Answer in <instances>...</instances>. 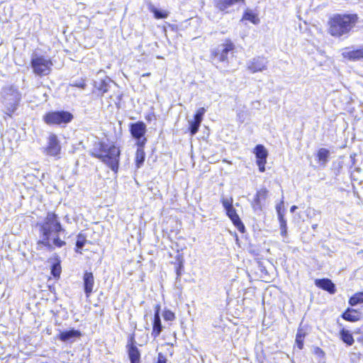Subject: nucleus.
<instances>
[{
  "instance_id": "nucleus-29",
  "label": "nucleus",
  "mask_w": 363,
  "mask_h": 363,
  "mask_svg": "<svg viewBox=\"0 0 363 363\" xmlns=\"http://www.w3.org/2000/svg\"><path fill=\"white\" fill-rule=\"evenodd\" d=\"M305 333L301 329H298L296 336V343L299 349L303 347V339L305 337Z\"/></svg>"
},
{
  "instance_id": "nucleus-35",
  "label": "nucleus",
  "mask_w": 363,
  "mask_h": 363,
  "mask_svg": "<svg viewBox=\"0 0 363 363\" xmlns=\"http://www.w3.org/2000/svg\"><path fill=\"white\" fill-rule=\"evenodd\" d=\"M206 110L205 108H200L197 110L196 114L194 115V121H199L200 123L202 122L203 117L206 113Z\"/></svg>"
},
{
  "instance_id": "nucleus-27",
  "label": "nucleus",
  "mask_w": 363,
  "mask_h": 363,
  "mask_svg": "<svg viewBox=\"0 0 363 363\" xmlns=\"http://www.w3.org/2000/svg\"><path fill=\"white\" fill-rule=\"evenodd\" d=\"M363 303V292L354 294L350 298L349 304L352 306Z\"/></svg>"
},
{
  "instance_id": "nucleus-39",
  "label": "nucleus",
  "mask_w": 363,
  "mask_h": 363,
  "mask_svg": "<svg viewBox=\"0 0 363 363\" xmlns=\"http://www.w3.org/2000/svg\"><path fill=\"white\" fill-rule=\"evenodd\" d=\"M237 117H238V120L239 121L240 123H244V121L245 120V112H244V111L238 112Z\"/></svg>"
},
{
  "instance_id": "nucleus-37",
  "label": "nucleus",
  "mask_w": 363,
  "mask_h": 363,
  "mask_svg": "<svg viewBox=\"0 0 363 363\" xmlns=\"http://www.w3.org/2000/svg\"><path fill=\"white\" fill-rule=\"evenodd\" d=\"M178 262L177 267H176L177 279L180 278L184 270L183 260L178 259Z\"/></svg>"
},
{
  "instance_id": "nucleus-21",
  "label": "nucleus",
  "mask_w": 363,
  "mask_h": 363,
  "mask_svg": "<svg viewBox=\"0 0 363 363\" xmlns=\"http://www.w3.org/2000/svg\"><path fill=\"white\" fill-rule=\"evenodd\" d=\"M342 318L350 322H356L360 319L361 313L355 309L348 308L342 314Z\"/></svg>"
},
{
  "instance_id": "nucleus-11",
  "label": "nucleus",
  "mask_w": 363,
  "mask_h": 363,
  "mask_svg": "<svg viewBox=\"0 0 363 363\" xmlns=\"http://www.w3.org/2000/svg\"><path fill=\"white\" fill-rule=\"evenodd\" d=\"M256 157V163L259 167L260 172L265 171V164L267 163V158L268 156V152L265 147L262 145H257L253 152Z\"/></svg>"
},
{
  "instance_id": "nucleus-15",
  "label": "nucleus",
  "mask_w": 363,
  "mask_h": 363,
  "mask_svg": "<svg viewBox=\"0 0 363 363\" xmlns=\"http://www.w3.org/2000/svg\"><path fill=\"white\" fill-rule=\"evenodd\" d=\"M83 285L85 295L88 298L92 293L94 285V277L92 272H84L83 276Z\"/></svg>"
},
{
  "instance_id": "nucleus-17",
  "label": "nucleus",
  "mask_w": 363,
  "mask_h": 363,
  "mask_svg": "<svg viewBox=\"0 0 363 363\" xmlns=\"http://www.w3.org/2000/svg\"><path fill=\"white\" fill-rule=\"evenodd\" d=\"M315 284L317 287L327 291L331 294H335L336 291L335 284L329 279H317L315 280Z\"/></svg>"
},
{
  "instance_id": "nucleus-31",
  "label": "nucleus",
  "mask_w": 363,
  "mask_h": 363,
  "mask_svg": "<svg viewBox=\"0 0 363 363\" xmlns=\"http://www.w3.org/2000/svg\"><path fill=\"white\" fill-rule=\"evenodd\" d=\"M330 155V152L328 150L325 148H320L318 152V160L323 163H326L328 162V158Z\"/></svg>"
},
{
  "instance_id": "nucleus-40",
  "label": "nucleus",
  "mask_w": 363,
  "mask_h": 363,
  "mask_svg": "<svg viewBox=\"0 0 363 363\" xmlns=\"http://www.w3.org/2000/svg\"><path fill=\"white\" fill-rule=\"evenodd\" d=\"M166 358L161 353H160L157 363H166Z\"/></svg>"
},
{
  "instance_id": "nucleus-7",
  "label": "nucleus",
  "mask_w": 363,
  "mask_h": 363,
  "mask_svg": "<svg viewBox=\"0 0 363 363\" xmlns=\"http://www.w3.org/2000/svg\"><path fill=\"white\" fill-rule=\"evenodd\" d=\"M235 49L234 43L227 39L211 51L212 58L216 62L228 64V55L229 53L233 54Z\"/></svg>"
},
{
  "instance_id": "nucleus-10",
  "label": "nucleus",
  "mask_w": 363,
  "mask_h": 363,
  "mask_svg": "<svg viewBox=\"0 0 363 363\" xmlns=\"http://www.w3.org/2000/svg\"><path fill=\"white\" fill-rule=\"evenodd\" d=\"M61 145L57 136L50 133L48 138V145L44 148V152L49 156L56 157L60 154Z\"/></svg>"
},
{
  "instance_id": "nucleus-20",
  "label": "nucleus",
  "mask_w": 363,
  "mask_h": 363,
  "mask_svg": "<svg viewBox=\"0 0 363 363\" xmlns=\"http://www.w3.org/2000/svg\"><path fill=\"white\" fill-rule=\"evenodd\" d=\"M216 7L222 11H228V9L235 4H244L245 0H215Z\"/></svg>"
},
{
  "instance_id": "nucleus-45",
  "label": "nucleus",
  "mask_w": 363,
  "mask_h": 363,
  "mask_svg": "<svg viewBox=\"0 0 363 363\" xmlns=\"http://www.w3.org/2000/svg\"><path fill=\"white\" fill-rule=\"evenodd\" d=\"M65 220H66L67 223H70V219L68 216H65Z\"/></svg>"
},
{
  "instance_id": "nucleus-22",
  "label": "nucleus",
  "mask_w": 363,
  "mask_h": 363,
  "mask_svg": "<svg viewBox=\"0 0 363 363\" xmlns=\"http://www.w3.org/2000/svg\"><path fill=\"white\" fill-rule=\"evenodd\" d=\"M138 148L135 152V166L138 169L140 168L145 162V153L144 151L145 146L137 145Z\"/></svg>"
},
{
  "instance_id": "nucleus-43",
  "label": "nucleus",
  "mask_w": 363,
  "mask_h": 363,
  "mask_svg": "<svg viewBox=\"0 0 363 363\" xmlns=\"http://www.w3.org/2000/svg\"><path fill=\"white\" fill-rule=\"evenodd\" d=\"M160 309H161L160 305L156 304L155 306V313H160Z\"/></svg>"
},
{
  "instance_id": "nucleus-38",
  "label": "nucleus",
  "mask_w": 363,
  "mask_h": 363,
  "mask_svg": "<svg viewBox=\"0 0 363 363\" xmlns=\"http://www.w3.org/2000/svg\"><path fill=\"white\" fill-rule=\"evenodd\" d=\"M71 85L72 86H76L77 88H80L82 89H84L86 86V84L85 81L82 79H81L80 80L74 82Z\"/></svg>"
},
{
  "instance_id": "nucleus-28",
  "label": "nucleus",
  "mask_w": 363,
  "mask_h": 363,
  "mask_svg": "<svg viewBox=\"0 0 363 363\" xmlns=\"http://www.w3.org/2000/svg\"><path fill=\"white\" fill-rule=\"evenodd\" d=\"M61 274L60 261L57 259L51 266V274L54 278H59Z\"/></svg>"
},
{
  "instance_id": "nucleus-9",
  "label": "nucleus",
  "mask_w": 363,
  "mask_h": 363,
  "mask_svg": "<svg viewBox=\"0 0 363 363\" xmlns=\"http://www.w3.org/2000/svg\"><path fill=\"white\" fill-rule=\"evenodd\" d=\"M129 130L133 138L136 140V145H145L147 138L145 137V135L147 131V127L144 122L138 121L130 123Z\"/></svg>"
},
{
  "instance_id": "nucleus-1",
  "label": "nucleus",
  "mask_w": 363,
  "mask_h": 363,
  "mask_svg": "<svg viewBox=\"0 0 363 363\" xmlns=\"http://www.w3.org/2000/svg\"><path fill=\"white\" fill-rule=\"evenodd\" d=\"M37 226L39 228L40 237V240L37 242L38 249L44 246L52 251L55 247L60 248L66 245V242L59 236L60 233H65V230L55 212H48L44 220L38 223Z\"/></svg>"
},
{
  "instance_id": "nucleus-23",
  "label": "nucleus",
  "mask_w": 363,
  "mask_h": 363,
  "mask_svg": "<svg viewBox=\"0 0 363 363\" xmlns=\"http://www.w3.org/2000/svg\"><path fill=\"white\" fill-rule=\"evenodd\" d=\"M340 340L346 344L347 346H351L353 345L354 340L353 336L350 330L342 328L340 331Z\"/></svg>"
},
{
  "instance_id": "nucleus-8",
  "label": "nucleus",
  "mask_w": 363,
  "mask_h": 363,
  "mask_svg": "<svg viewBox=\"0 0 363 363\" xmlns=\"http://www.w3.org/2000/svg\"><path fill=\"white\" fill-rule=\"evenodd\" d=\"M112 84H116L104 72H99L96 79L94 81L93 93L96 94L98 96L102 97L108 91Z\"/></svg>"
},
{
  "instance_id": "nucleus-41",
  "label": "nucleus",
  "mask_w": 363,
  "mask_h": 363,
  "mask_svg": "<svg viewBox=\"0 0 363 363\" xmlns=\"http://www.w3.org/2000/svg\"><path fill=\"white\" fill-rule=\"evenodd\" d=\"M281 230V235L282 237H286L287 235V228H280Z\"/></svg>"
},
{
  "instance_id": "nucleus-5",
  "label": "nucleus",
  "mask_w": 363,
  "mask_h": 363,
  "mask_svg": "<svg viewBox=\"0 0 363 363\" xmlns=\"http://www.w3.org/2000/svg\"><path fill=\"white\" fill-rule=\"evenodd\" d=\"M74 119L73 114L67 111H51L43 117V121L48 125L65 126Z\"/></svg>"
},
{
  "instance_id": "nucleus-18",
  "label": "nucleus",
  "mask_w": 363,
  "mask_h": 363,
  "mask_svg": "<svg viewBox=\"0 0 363 363\" xmlns=\"http://www.w3.org/2000/svg\"><path fill=\"white\" fill-rule=\"evenodd\" d=\"M81 336L82 333L79 330L72 328L69 330L60 332L58 338L62 342H73L76 338Z\"/></svg>"
},
{
  "instance_id": "nucleus-33",
  "label": "nucleus",
  "mask_w": 363,
  "mask_h": 363,
  "mask_svg": "<svg viewBox=\"0 0 363 363\" xmlns=\"http://www.w3.org/2000/svg\"><path fill=\"white\" fill-rule=\"evenodd\" d=\"M242 19L250 21L255 24L258 21L257 16L251 10H246L245 11Z\"/></svg>"
},
{
  "instance_id": "nucleus-2",
  "label": "nucleus",
  "mask_w": 363,
  "mask_h": 363,
  "mask_svg": "<svg viewBox=\"0 0 363 363\" xmlns=\"http://www.w3.org/2000/svg\"><path fill=\"white\" fill-rule=\"evenodd\" d=\"M358 19L355 13L334 14L328 21L329 33L335 38H347Z\"/></svg>"
},
{
  "instance_id": "nucleus-26",
  "label": "nucleus",
  "mask_w": 363,
  "mask_h": 363,
  "mask_svg": "<svg viewBox=\"0 0 363 363\" xmlns=\"http://www.w3.org/2000/svg\"><path fill=\"white\" fill-rule=\"evenodd\" d=\"M162 330H163V326L162 325L161 320H153L152 331L151 333L152 336L154 338L157 337L160 335Z\"/></svg>"
},
{
  "instance_id": "nucleus-3",
  "label": "nucleus",
  "mask_w": 363,
  "mask_h": 363,
  "mask_svg": "<svg viewBox=\"0 0 363 363\" xmlns=\"http://www.w3.org/2000/svg\"><path fill=\"white\" fill-rule=\"evenodd\" d=\"M90 155L107 164L113 172H118L120 150L114 145H108L105 142L96 143Z\"/></svg>"
},
{
  "instance_id": "nucleus-30",
  "label": "nucleus",
  "mask_w": 363,
  "mask_h": 363,
  "mask_svg": "<svg viewBox=\"0 0 363 363\" xmlns=\"http://www.w3.org/2000/svg\"><path fill=\"white\" fill-rule=\"evenodd\" d=\"M189 131L191 135L193 136L199 131V127H200L201 123L193 120V121H190L189 122Z\"/></svg>"
},
{
  "instance_id": "nucleus-34",
  "label": "nucleus",
  "mask_w": 363,
  "mask_h": 363,
  "mask_svg": "<svg viewBox=\"0 0 363 363\" xmlns=\"http://www.w3.org/2000/svg\"><path fill=\"white\" fill-rule=\"evenodd\" d=\"M233 199L232 197L230 198H224L221 199V203L224 209L226 211L233 206Z\"/></svg>"
},
{
  "instance_id": "nucleus-13",
  "label": "nucleus",
  "mask_w": 363,
  "mask_h": 363,
  "mask_svg": "<svg viewBox=\"0 0 363 363\" xmlns=\"http://www.w3.org/2000/svg\"><path fill=\"white\" fill-rule=\"evenodd\" d=\"M135 338L131 336L127 345L128 357L130 363H140V352L135 345Z\"/></svg>"
},
{
  "instance_id": "nucleus-16",
  "label": "nucleus",
  "mask_w": 363,
  "mask_h": 363,
  "mask_svg": "<svg viewBox=\"0 0 363 363\" xmlns=\"http://www.w3.org/2000/svg\"><path fill=\"white\" fill-rule=\"evenodd\" d=\"M342 57L350 61H358L363 59V47L356 50H350L349 48H345Z\"/></svg>"
},
{
  "instance_id": "nucleus-44",
  "label": "nucleus",
  "mask_w": 363,
  "mask_h": 363,
  "mask_svg": "<svg viewBox=\"0 0 363 363\" xmlns=\"http://www.w3.org/2000/svg\"><path fill=\"white\" fill-rule=\"evenodd\" d=\"M296 208L297 207L296 206H292L290 209L291 212H294Z\"/></svg>"
},
{
  "instance_id": "nucleus-14",
  "label": "nucleus",
  "mask_w": 363,
  "mask_h": 363,
  "mask_svg": "<svg viewBox=\"0 0 363 363\" xmlns=\"http://www.w3.org/2000/svg\"><path fill=\"white\" fill-rule=\"evenodd\" d=\"M228 217L231 220L233 225L237 228V229L240 233H244L245 231V227L239 216L238 215L236 210L233 206L232 208L225 211Z\"/></svg>"
},
{
  "instance_id": "nucleus-24",
  "label": "nucleus",
  "mask_w": 363,
  "mask_h": 363,
  "mask_svg": "<svg viewBox=\"0 0 363 363\" xmlns=\"http://www.w3.org/2000/svg\"><path fill=\"white\" fill-rule=\"evenodd\" d=\"M87 242L86 235L82 233H79L77 235L75 252L82 254V250Z\"/></svg>"
},
{
  "instance_id": "nucleus-42",
  "label": "nucleus",
  "mask_w": 363,
  "mask_h": 363,
  "mask_svg": "<svg viewBox=\"0 0 363 363\" xmlns=\"http://www.w3.org/2000/svg\"><path fill=\"white\" fill-rule=\"evenodd\" d=\"M160 320V313H154V320Z\"/></svg>"
},
{
  "instance_id": "nucleus-4",
  "label": "nucleus",
  "mask_w": 363,
  "mask_h": 363,
  "mask_svg": "<svg viewBox=\"0 0 363 363\" xmlns=\"http://www.w3.org/2000/svg\"><path fill=\"white\" fill-rule=\"evenodd\" d=\"M2 94L4 112L7 116L11 118L21 100V94L17 87L11 85L3 89Z\"/></svg>"
},
{
  "instance_id": "nucleus-12",
  "label": "nucleus",
  "mask_w": 363,
  "mask_h": 363,
  "mask_svg": "<svg viewBox=\"0 0 363 363\" xmlns=\"http://www.w3.org/2000/svg\"><path fill=\"white\" fill-rule=\"evenodd\" d=\"M267 61L262 57H254L247 62V69L252 73L262 72L267 68Z\"/></svg>"
},
{
  "instance_id": "nucleus-32",
  "label": "nucleus",
  "mask_w": 363,
  "mask_h": 363,
  "mask_svg": "<svg viewBox=\"0 0 363 363\" xmlns=\"http://www.w3.org/2000/svg\"><path fill=\"white\" fill-rule=\"evenodd\" d=\"M276 208H277L278 219H279V224H280V228H287L286 220L284 218V214L281 210V207L277 206L276 207Z\"/></svg>"
},
{
  "instance_id": "nucleus-25",
  "label": "nucleus",
  "mask_w": 363,
  "mask_h": 363,
  "mask_svg": "<svg viewBox=\"0 0 363 363\" xmlns=\"http://www.w3.org/2000/svg\"><path fill=\"white\" fill-rule=\"evenodd\" d=\"M149 9L154 14L155 18L163 19L168 16V13L166 11L157 9L153 5H150Z\"/></svg>"
},
{
  "instance_id": "nucleus-46",
  "label": "nucleus",
  "mask_w": 363,
  "mask_h": 363,
  "mask_svg": "<svg viewBox=\"0 0 363 363\" xmlns=\"http://www.w3.org/2000/svg\"><path fill=\"white\" fill-rule=\"evenodd\" d=\"M317 225H313V228L315 229L316 228Z\"/></svg>"
},
{
  "instance_id": "nucleus-36",
  "label": "nucleus",
  "mask_w": 363,
  "mask_h": 363,
  "mask_svg": "<svg viewBox=\"0 0 363 363\" xmlns=\"http://www.w3.org/2000/svg\"><path fill=\"white\" fill-rule=\"evenodd\" d=\"M163 318L167 321H172L175 318V315L170 310H165L163 313Z\"/></svg>"
},
{
  "instance_id": "nucleus-19",
  "label": "nucleus",
  "mask_w": 363,
  "mask_h": 363,
  "mask_svg": "<svg viewBox=\"0 0 363 363\" xmlns=\"http://www.w3.org/2000/svg\"><path fill=\"white\" fill-rule=\"evenodd\" d=\"M268 194V191L267 189H261L257 191L254 199V203L252 204L253 208L255 211L262 210V201H264L267 199Z\"/></svg>"
},
{
  "instance_id": "nucleus-6",
  "label": "nucleus",
  "mask_w": 363,
  "mask_h": 363,
  "mask_svg": "<svg viewBox=\"0 0 363 363\" xmlns=\"http://www.w3.org/2000/svg\"><path fill=\"white\" fill-rule=\"evenodd\" d=\"M30 66L33 72L38 76H46L51 72L52 62L44 56L33 53L30 60Z\"/></svg>"
}]
</instances>
